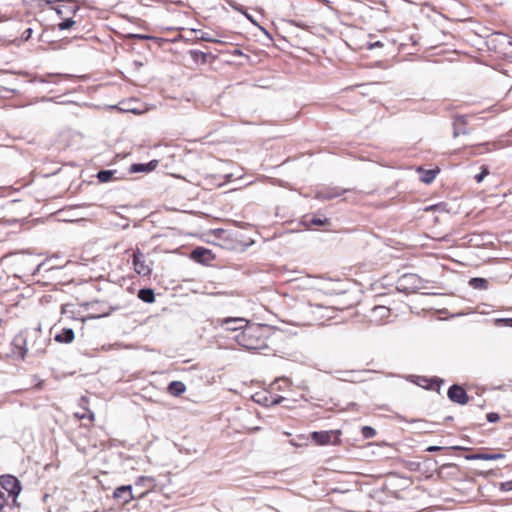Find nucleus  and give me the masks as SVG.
<instances>
[{
  "mask_svg": "<svg viewBox=\"0 0 512 512\" xmlns=\"http://www.w3.org/2000/svg\"><path fill=\"white\" fill-rule=\"evenodd\" d=\"M0 485L8 492L9 497H12L14 506H18L17 497L22 490L20 481L15 476L7 474L0 477Z\"/></svg>",
  "mask_w": 512,
  "mask_h": 512,
  "instance_id": "obj_1",
  "label": "nucleus"
},
{
  "mask_svg": "<svg viewBox=\"0 0 512 512\" xmlns=\"http://www.w3.org/2000/svg\"><path fill=\"white\" fill-rule=\"evenodd\" d=\"M259 330L260 329L258 327H251L247 325V327L236 337L238 344L249 350L257 349V340L254 339V336Z\"/></svg>",
  "mask_w": 512,
  "mask_h": 512,
  "instance_id": "obj_2",
  "label": "nucleus"
},
{
  "mask_svg": "<svg viewBox=\"0 0 512 512\" xmlns=\"http://www.w3.org/2000/svg\"><path fill=\"white\" fill-rule=\"evenodd\" d=\"M133 266L137 274L141 276L150 275L152 269L150 265L146 263L145 255L139 249L133 253Z\"/></svg>",
  "mask_w": 512,
  "mask_h": 512,
  "instance_id": "obj_3",
  "label": "nucleus"
},
{
  "mask_svg": "<svg viewBox=\"0 0 512 512\" xmlns=\"http://www.w3.org/2000/svg\"><path fill=\"white\" fill-rule=\"evenodd\" d=\"M219 325L227 331H237L245 329L248 325V321L240 317H228L219 320Z\"/></svg>",
  "mask_w": 512,
  "mask_h": 512,
  "instance_id": "obj_4",
  "label": "nucleus"
},
{
  "mask_svg": "<svg viewBox=\"0 0 512 512\" xmlns=\"http://www.w3.org/2000/svg\"><path fill=\"white\" fill-rule=\"evenodd\" d=\"M340 432L339 431H320L311 433V439L319 444L326 445L336 442Z\"/></svg>",
  "mask_w": 512,
  "mask_h": 512,
  "instance_id": "obj_5",
  "label": "nucleus"
},
{
  "mask_svg": "<svg viewBox=\"0 0 512 512\" xmlns=\"http://www.w3.org/2000/svg\"><path fill=\"white\" fill-rule=\"evenodd\" d=\"M448 398L455 403L464 405L468 402L469 398L464 388L459 385H452L448 389Z\"/></svg>",
  "mask_w": 512,
  "mask_h": 512,
  "instance_id": "obj_6",
  "label": "nucleus"
},
{
  "mask_svg": "<svg viewBox=\"0 0 512 512\" xmlns=\"http://www.w3.org/2000/svg\"><path fill=\"white\" fill-rule=\"evenodd\" d=\"M113 497L121 502V504H128L131 500H133L134 495L132 493L131 485H123L117 487L113 492Z\"/></svg>",
  "mask_w": 512,
  "mask_h": 512,
  "instance_id": "obj_7",
  "label": "nucleus"
},
{
  "mask_svg": "<svg viewBox=\"0 0 512 512\" xmlns=\"http://www.w3.org/2000/svg\"><path fill=\"white\" fill-rule=\"evenodd\" d=\"M466 123H467L466 117H464V116H459V117L455 118V120L453 122V136L455 138L460 135L468 134V131L465 128Z\"/></svg>",
  "mask_w": 512,
  "mask_h": 512,
  "instance_id": "obj_8",
  "label": "nucleus"
},
{
  "mask_svg": "<svg viewBox=\"0 0 512 512\" xmlns=\"http://www.w3.org/2000/svg\"><path fill=\"white\" fill-rule=\"evenodd\" d=\"M157 165H158L157 160H152L146 164H141V163L132 164L130 167V172L131 173L150 172V171L154 170L157 167Z\"/></svg>",
  "mask_w": 512,
  "mask_h": 512,
  "instance_id": "obj_9",
  "label": "nucleus"
},
{
  "mask_svg": "<svg viewBox=\"0 0 512 512\" xmlns=\"http://www.w3.org/2000/svg\"><path fill=\"white\" fill-rule=\"evenodd\" d=\"M13 345L15 347L14 353H16L21 358H24L27 353L26 340L22 335H17L13 340Z\"/></svg>",
  "mask_w": 512,
  "mask_h": 512,
  "instance_id": "obj_10",
  "label": "nucleus"
},
{
  "mask_svg": "<svg viewBox=\"0 0 512 512\" xmlns=\"http://www.w3.org/2000/svg\"><path fill=\"white\" fill-rule=\"evenodd\" d=\"M170 395L178 397L186 391V385L182 381H172L167 388Z\"/></svg>",
  "mask_w": 512,
  "mask_h": 512,
  "instance_id": "obj_11",
  "label": "nucleus"
},
{
  "mask_svg": "<svg viewBox=\"0 0 512 512\" xmlns=\"http://www.w3.org/2000/svg\"><path fill=\"white\" fill-rule=\"evenodd\" d=\"M74 331L70 328H64L55 336V341L59 343H70L74 340Z\"/></svg>",
  "mask_w": 512,
  "mask_h": 512,
  "instance_id": "obj_12",
  "label": "nucleus"
},
{
  "mask_svg": "<svg viewBox=\"0 0 512 512\" xmlns=\"http://www.w3.org/2000/svg\"><path fill=\"white\" fill-rule=\"evenodd\" d=\"M504 455L501 453L497 454H489V453H477L470 456H467L468 460H496L503 458Z\"/></svg>",
  "mask_w": 512,
  "mask_h": 512,
  "instance_id": "obj_13",
  "label": "nucleus"
},
{
  "mask_svg": "<svg viewBox=\"0 0 512 512\" xmlns=\"http://www.w3.org/2000/svg\"><path fill=\"white\" fill-rule=\"evenodd\" d=\"M419 172H420V179L422 182L426 183V184H430L431 182L434 181L437 173H438V170H424V169H419Z\"/></svg>",
  "mask_w": 512,
  "mask_h": 512,
  "instance_id": "obj_14",
  "label": "nucleus"
},
{
  "mask_svg": "<svg viewBox=\"0 0 512 512\" xmlns=\"http://www.w3.org/2000/svg\"><path fill=\"white\" fill-rule=\"evenodd\" d=\"M138 298L145 303H152L155 300L154 291L149 288L140 289L138 292Z\"/></svg>",
  "mask_w": 512,
  "mask_h": 512,
  "instance_id": "obj_15",
  "label": "nucleus"
},
{
  "mask_svg": "<svg viewBox=\"0 0 512 512\" xmlns=\"http://www.w3.org/2000/svg\"><path fill=\"white\" fill-rule=\"evenodd\" d=\"M328 222H329V220L327 218H321V217H317V216L306 217L304 220V224L308 227L311 225H318V226L326 225Z\"/></svg>",
  "mask_w": 512,
  "mask_h": 512,
  "instance_id": "obj_16",
  "label": "nucleus"
},
{
  "mask_svg": "<svg viewBox=\"0 0 512 512\" xmlns=\"http://www.w3.org/2000/svg\"><path fill=\"white\" fill-rule=\"evenodd\" d=\"M154 478L152 477H149V476H141L139 477L136 482H135V486L136 487H152L154 485Z\"/></svg>",
  "mask_w": 512,
  "mask_h": 512,
  "instance_id": "obj_17",
  "label": "nucleus"
},
{
  "mask_svg": "<svg viewBox=\"0 0 512 512\" xmlns=\"http://www.w3.org/2000/svg\"><path fill=\"white\" fill-rule=\"evenodd\" d=\"M470 286H472L474 289H486L488 282L484 278H471L469 281Z\"/></svg>",
  "mask_w": 512,
  "mask_h": 512,
  "instance_id": "obj_18",
  "label": "nucleus"
},
{
  "mask_svg": "<svg viewBox=\"0 0 512 512\" xmlns=\"http://www.w3.org/2000/svg\"><path fill=\"white\" fill-rule=\"evenodd\" d=\"M6 501L5 495L0 492V512H14L18 506H14V504L12 506L7 505Z\"/></svg>",
  "mask_w": 512,
  "mask_h": 512,
  "instance_id": "obj_19",
  "label": "nucleus"
},
{
  "mask_svg": "<svg viewBox=\"0 0 512 512\" xmlns=\"http://www.w3.org/2000/svg\"><path fill=\"white\" fill-rule=\"evenodd\" d=\"M114 173L115 171L112 170H101L97 173V178L100 182L105 183L112 179Z\"/></svg>",
  "mask_w": 512,
  "mask_h": 512,
  "instance_id": "obj_20",
  "label": "nucleus"
},
{
  "mask_svg": "<svg viewBox=\"0 0 512 512\" xmlns=\"http://www.w3.org/2000/svg\"><path fill=\"white\" fill-rule=\"evenodd\" d=\"M373 314L380 318H386L390 314V310L385 306H376L373 308Z\"/></svg>",
  "mask_w": 512,
  "mask_h": 512,
  "instance_id": "obj_21",
  "label": "nucleus"
},
{
  "mask_svg": "<svg viewBox=\"0 0 512 512\" xmlns=\"http://www.w3.org/2000/svg\"><path fill=\"white\" fill-rule=\"evenodd\" d=\"M361 432L365 439L373 438L376 435V430L370 426H363Z\"/></svg>",
  "mask_w": 512,
  "mask_h": 512,
  "instance_id": "obj_22",
  "label": "nucleus"
},
{
  "mask_svg": "<svg viewBox=\"0 0 512 512\" xmlns=\"http://www.w3.org/2000/svg\"><path fill=\"white\" fill-rule=\"evenodd\" d=\"M74 24H75L74 20H72L71 18H67L64 21H62L61 23H59L58 27L60 30H67V29L71 28Z\"/></svg>",
  "mask_w": 512,
  "mask_h": 512,
  "instance_id": "obj_23",
  "label": "nucleus"
},
{
  "mask_svg": "<svg viewBox=\"0 0 512 512\" xmlns=\"http://www.w3.org/2000/svg\"><path fill=\"white\" fill-rule=\"evenodd\" d=\"M208 253V250L204 249V248H196L193 252H192V257L194 259H199L201 257L204 256V254H207Z\"/></svg>",
  "mask_w": 512,
  "mask_h": 512,
  "instance_id": "obj_24",
  "label": "nucleus"
},
{
  "mask_svg": "<svg viewBox=\"0 0 512 512\" xmlns=\"http://www.w3.org/2000/svg\"><path fill=\"white\" fill-rule=\"evenodd\" d=\"M499 488L503 492L511 491L512 490V480L500 483Z\"/></svg>",
  "mask_w": 512,
  "mask_h": 512,
  "instance_id": "obj_25",
  "label": "nucleus"
},
{
  "mask_svg": "<svg viewBox=\"0 0 512 512\" xmlns=\"http://www.w3.org/2000/svg\"><path fill=\"white\" fill-rule=\"evenodd\" d=\"M496 324H505L507 326L512 327V318H499L496 320Z\"/></svg>",
  "mask_w": 512,
  "mask_h": 512,
  "instance_id": "obj_26",
  "label": "nucleus"
},
{
  "mask_svg": "<svg viewBox=\"0 0 512 512\" xmlns=\"http://www.w3.org/2000/svg\"><path fill=\"white\" fill-rule=\"evenodd\" d=\"M500 419L499 415L497 413H488L487 414V420L490 422V423H495L497 422L498 420Z\"/></svg>",
  "mask_w": 512,
  "mask_h": 512,
  "instance_id": "obj_27",
  "label": "nucleus"
},
{
  "mask_svg": "<svg viewBox=\"0 0 512 512\" xmlns=\"http://www.w3.org/2000/svg\"><path fill=\"white\" fill-rule=\"evenodd\" d=\"M487 174H488V171L485 169V170H483L481 173H479V174H477V175L475 176V180H476L478 183H480V182L484 179V177H485Z\"/></svg>",
  "mask_w": 512,
  "mask_h": 512,
  "instance_id": "obj_28",
  "label": "nucleus"
},
{
  "mask_svg": "<svg viewBox=\"0 0 512 512\" xmlns=\"http://www.w3.org/2000/svg\"><path fill=\"white\" fill-rule=\"evenodd\" d=\"M442 448L440 446H430L427 448V451L429 452H435V451H438V450H441Z\"/></svg>",
  "mask_w": 512,
  "mask_h": 512,
  "instance_id": "obj_29",
  "label": "nucleus"
},
{
  "mask_svg": "<svg viewBox=\"0 0 512 512\" xmlns=\"http://www.w3.org/2000/svg\"><path fill=\"white\" fill-rule=\"evenodd\" d=\"M404 1L409 3V4H414V5H419L420 4V0H404Z\"/></svg>",
  "mask_w": 512,
  "mask_h": 512,
  "instance_id": "obj_30",
  "label": "nucleus"
},
{
  "mask_svg": "<svg viewBox=\"0 0 512 512\" xmlns=\"http://www.w3.org/2000/svg\"><path fill=\"white\" fill-rule=\"evenodd\" d=\"M31 33H32V29L31 28H28V29L25 30L24 34L27 35L26 39H28L30 37Z\"/></svg>",
  "mask_w": 512,
  "mask_h": 512,
  "instance_id": "obj_31",
  "label": "nucleus"
},
{
  "mask_svg": "<svg viewBox=\"0 0 512 512\" xmlns=\"http://www.w3.org/2000/svg\"><path fill=\"white\" fill-rule=\"evenodd\" d=\"M75 416H76L77 418H79V419H84V418H86V417H87V416H86V413H81V414L76 413V414H75Z\"/></svg>",
  "mask_w": 512,
  "mask_h": 512,
  "instance_id": "obj_32",
  "label": "nucleus"
},
{
  "mask_svg": "<svg viewBox=\"0 0 512 512\" xmlns=\"http://www.w3.org/2000/svg\"><path fill=\"white\" fill-rule=\"evenodd\" d=\"M243 14L245 15V17H246L247 19H249L252 23H254V24H255V21L253 20V18H252L248 13H246V12L244 11V12H243Z\"/></svg>",
  "mask_w": 512,
  "mask_h": 512,
  "instance_id": "obj_33",
  "label": "nucleus"
},
{
  "mask_svg": "<svg viewBox=\"0 0 512 512\" xmlns=\"http://www.w3.org/2000/svg\"><path fill=\"white\" fill-rule=\"evenodd\" d=\"M232 7H233L235 10H237V11H239V12H241V13H243V12H244L243 8H242V7H240V6H236V5H235V6H232Z\"/></svg>",
  "mask_w": 512,
  "mask_h": 512,
  "instance_id": "obj_34",
  "label": "nucleus"
},
{
  "mask_svg": "<svg viewBox=\"0 0 512 512\" xmlns=\"http://www.w3.org/2000/svg\"><path fill=\"white\" fill-rule=\"evenodd\" d=\"M202 39L205 41H213L211 38L208 37V35L202 36Z\"/></svg>",
  "mask_w": 512,
  "mask_h": 512,
  "instance_id": "obj_35",
  "label": "nucleus"
},
{
  "mask_svg": "<svg viewBox=\"0 0 512 512\" xmlns=\"http://www.w3.org/2000/svg\"><path fill=\"white\" fill-rule=\"evenodd\" d=\"M202 39L205 41H213L211 38L208 37V35L202 36Z\"/></svg>",
  "mask_w": 512,
  "mask_h": 512,
  "instance_id": "obj_36",
  "label": "nucleus"
},
{
  "mask_svg": "<svg viewBox=\"0 0 512 512\" xmlns=\"http://www.w3.org/2000/svg\"><path fill=\"white\" fill-rule=\"evenodd\" d=\"M88 418H89L90 420H93V418H94V414H93L92 412H89V416H88Z\"/></svg>",
  "mask_w": 512,
  "mask_h": 512,
  "instance_id": "obj_37",
  "label": "nucleus"
},
{
  "mask_svg": "<svg viewBox=\"0 0 512 512\" xmlns=\"http://www.w3.org/2000/svg\"><path fill=\"white\" fill-rule=\"evenodd\" d=\"M147 491H144V492H141L140 493V497L144 496L146 494Z\"/></svg>",
  "mask_w": 512,
  "mask_h": 512,
  "instance_id": "obj_38",
  "label": "nucleus"
},
{
  "mask_svg": "<svg viewBox=\"0 0 512 512\" xmlns=\"http://www.w3.org/2000/svg\"><path fill=\"white\" fill-rule=\"evenodd\" d=\"M508 43H509L510 45H512V41H510V40H509V41H508Z\"/></svg>",
  "mask_w": 512,
  "mask_h": 512,
  "instance_id": "obj_39",
  "label": "nucleus"
},
{
  "mask_svg": "<svg viewBox=\"0 0 512 512\" xmlns=\"http://www.w3.org/2000/svg\"><path fill=\"white\" fill-rule=\"evenodd\" d=\"M0 89H3V87H0Z\"/></svg>",
  "mask_w": 512,
  "mask_h": 512,
  "instance_id": "obj_40",
  "label": "nucleus"
}]
</instances>
